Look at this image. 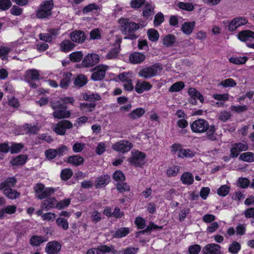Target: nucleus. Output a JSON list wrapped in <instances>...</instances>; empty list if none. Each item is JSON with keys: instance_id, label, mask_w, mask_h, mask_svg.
I'll list each match as a JSON object with an SVG mask.
<instances>
[{"instance_id": "obj_1", "label": "nucleus", "mask_w": 254, "mask_h": 254, "mask_svg": "<svg viewBox=\"0 0 254 254\" xmlns=\"http://www.w3.org/2000/svg\"><path fill=\"white\" fill-rule=\"evenodd\" d=\"M15 182L16 180L14 178H10L0 184V190H3V194L11 199H15L20 196L19 192L11 189Z\"/></svg>"}, {"instance_id": "obj_2", "label": "nucleus", "mask_w": 254, "mask_h": 254, "mask_svg": "<svg viewBox=\"0 0 254 254\" xmlns=\"http://www.w3.org/2000/svg\"><path fill=\"white\" fill-rule=\"evenodd\" d=\"M53 7V0H46L42 2L36 11L37 17L44 19L50 16L52 14V10Z\"/></svg>"}, {"instance_id": "obj_3", "label": "nucleus", "mask_w": 254, "mask_h": 254, "mask_svg": "<svg viewBox=\"0 0 254 254\" xmlns=\"http://www.w3.org/2000/svg\"><path fill=\"white\" fill-rule=\"evenodd\" d=\"M146 157L145 153L134 150L131 152L127 161L130 165L135 167L142 168L146 163Z\"/></svg>"}, {"instance_id": "obj_4", "label": "nucleus", "mask_w": 254, "mask_h": 254, "mask_svg": "<svg viewBox=\"0 0 254 254\" xmlns=\"http://www.w3.org/2000/svg\"><path fill=\"white\" fill-rule=\"evenodd\" d=\"M51 107L54 110L53 116L55 119L69 118L71 116L70 111L67 110L66 107L64 106L60 101L52 102Z\"/></svg>"}, {"instance_id": "obj_5", "label": "nucleus", "mask_w": 254, "mask_h": 254, "mask_svg": "<svg viewBox=\"0 0 254 254\" xmlns=\"http://www.w3.org/2000/svg\"><path fill=\"white\" fill-rule=\"evenodd\" d=\"M162 70V67L160 64H155L141 69L138 74L140 77L149 79L160 73Z\"/></svg>"}, {"instance_id": "obj_6", "label": "nucleus", "mask_w": 254, "mask_h": 254, "mask_svg": "<svg viewBox=\"0 0 254 254\" xmlns=\"http://www.w3.org/2000/svg\"><path fill=\"white\" fill-rule=\"evenodd\" d=\"M120 29L125 35L131 34L139 29L137 24L130 22L129 19L121 18L119 20Z\"/></svg>"}, {"instance_id": "obj_7", "label": "nucleus", "mask_w": 254, "mask_h": 254, "mask_svg": "<svg viewBox=\"0 0 254 254\" xmlns=\"http://www.w3.org/2000/svg\"><path fill=\"white\" fill-rule=\"evenodd\" d=\"M35 197L42 199L49 197L54 193L55 189L53 188H46L42 183L37 184L34 187Z\"/></svg>"}, {"instance_id": "obj_8", "label": "nucleus", "mask_w": 254, "mask_h": 254, "mask_svg": "<svg viewBox=\"0 0 254 254\" xmlns=\"http://www.w3.org/2000/svg\"><path fill=\"white\" fill-rule=\"evenodd\" d=\"M133 77V74L131 72H123L118 75V78L123 83L125 89L128 91H132L134 88L132 83Z\"/></svg>"}, {"instance_id": "obj_9", "label": "nucleus", "mask_w": 254, "mask_h": 254, "mask_svg": "<svg viewBox=\"0 0 254 254\" xmlns=\"http://www.w3.org/2000/svg\"><path fill=\"white\" fill-rule=\"evenodd\" d=\"M171 151L180 158H192L195 153L190 149L182 148L179 144H174L171 147Z\"/></svg>"}, {"instance_id": "obj_10", "label": "nucleus", "mask_w": 254, "mask_h": 254, "mask_svg": "<svg viewBox=\"0 0 254 254\" xmlns=\"http://www.w3.org/2000/svg\"><path fill=\"white\" fill-rule=\"evenodd\" d=\"M190 127L193 132L201 133L207 130L209 124L207 121L200 119L193 122Z\"/></svg>"}, {"instance_id": "obj_11", "label": "nucleus", "mask_w": 254, "mask_h": 254, "mask_svg": "<svg viewBox=\"0 0 254 254\" xmlns=\"http://www.w3.org/2000/svg\"><path fill=\"white\" fill-rule=\"evenodd\" d=\"M132 147V143L126 140H122L113 144L112 149L116 151L125 153L129 151Z\"/></svg>"}, {"instance_id": "obj_12", "label": "nucleus", "mask_w": 254, "mask_h": 254, "mask_svg": "<svg viewBox=\"0 0 254 254\" xmlns=\"http://www.w3.org/2000/svg\"><path fill=\"white\" fill-rule=\"evenodd\" d=\"M73 124L68 120H63L53 126L52 129L58 134L64 135L66 129L71 128Z\"/></svg>"}, {"instance_id": "obj_13", "label": "nucleus", "mask_w": 254, "mask_h": 254, "mask_svg": "<svg viewBox=\"0 0 254 254\" xmlns=\"http://www.w3.org/2000/svg\"><path fill=\"white\" fill-rule=\"evenodd\" d=\"M248 149L249 145L247 142L235 143L232 145L230 155L233 158H236L241 152L247 151Z\"/></svg>"}, {"instance_id": "obj_14", "label": "nucleus", "mask_w": 254, "mask_h": 254, "mask_svg": "<svg viewBox=\"0 0 254 254\" xmlns=\"http://www.w3.org/2000/svg\"><path fill=\"white\" fill-rule=\"evenodd\" d=\"M109 69L106 65L100 64L94 68L93 72L91 75V78L95 81L102 79L105 75L106 71Z\"/></svg>"}, {"instance_id": "obj_15", "label": "nucleus", "mask_w": 254, "mask_h": 254, "mask_svg": "<svg viewBox=\"0 0 254 254\" xmlns=\"http://www.w3.org/2000/svg\"><path fill=\"white\" fill-rule=\"evenodd\" d=\"M115 40L114 48L111 50L106 55V58L109 60L113 59L117 57L120 50V45L122 39L118 36L113 37Z\"/></svg>"}, {"instance_id": "obj_16", "label": "nucleus", "mask_w": 254, "mask_h": 254, "mask_svg": "<svg viewBox=\"0 0 254 254\" xmlns=\"http://www.w3.org/2000/svg\"><path fill=\"white\" fill-rule=\"evenodd\" d=\"M99 59L98 55L95 53L88 54L84 57L82 64L85 67H91L98 63Z\"/></svg>"}, {"instance_id": "obj_17", "label": "nucleus", "mask_w": 254, "mask_h": 254, "mask_svg": "<svg viewBox=\"0 0 254 254\" xmlns=\"http://www.w3.org/2000/svg\"><path fill=\"white\" fill-rule=\"evenodd\" d=\"M202 254H223L221 246L216 244H210L205 246L202 250Z\"/></svg>"}, {"instance_id": "obj_18", "label": "nucleus", "mask_w": 254, "mask_h": 254, "mask_svg": "<svg viewBox=\"0 0 254 254\" xmlns=\"http://www.w3.org/2000/svg\"><path fill=\"white\" fill-rule=\"evenodd\" d=\"M152 87V85L149 82L145 80H138L135 85L134 89L137 93L141 94L144 91L150 90Z\"/></svg>"}, {"instance_id": "obj_19", "label": "nucleus", "mask_w": 254, "mask_h": 254, "mask_svg": "<svg viewBox=\"0 0 254 254\" xmlns=\"http://www.w3.org/2000/svg\"><path fill=\"white\" fill-rule=\"evenodd\" d=\"M61 245L57 241L48 242L45 248V251L48 254H57L61 249Z\"/></svg>"}, {"instance_id": "obj_20", "label": "nucleus", "mask_w": 254, "mask_h": 254, "mask_svg": "<svg viewBox=\"0 0 254 254\" xmlns=\"http://www.w3.org/2000/svg\"><path fill=\"white\" fill-rule=\"evenodd\" d=\"M248 22L247 20L242 17H238L231 21L228 25L230 31H235L238 27L246 24Z\"/></svg>"}, {"instance_id": "obj_21", "label": "nucleus", "mask_w": 254, "mask_h": 254, "mask_svg": "<svg viewBox=\"0 0 254 254\" xmlns=\"http://www.w3.org/2000/svg\"><path fill=\"white\" fill-rule=\"evenodd\" d=\"M110 252L116 253V251L114 250L113 246L108 247L103 245L98 248H93L89 250L87 252V254H105Z\"/></svg>"}, {"instance_id": "obj_22", "label": "nucleus", "mask_w": 254, "mask_h": 254, "mask_svg": "<svg viewBox=\"0 0 254 254\" xmlns=\"http://www.w3.org/2000/svg\"><path fill=\"white\" fill-rule=\"evenodd\" d=\"M21 128V134H36L39 131L40 127L37 124H25Z\"/></svg>"}, {"instance_id": "obj_23", "label": "nucleus", "mask_w": 254, "mask_h": 254, "mask_svg": "<svg viewBox=\"0 0 254 254\" xmlns=\"http://www.w3.org/2000/svg\"><path fill=\"white\" fill-rule=\"evenodd\" d=\"M188 93L191 99L190 102L192 104H196V99L199 100L201 103L203 102L202 95L195 88L191 87L189 89Z\"/></svg>"}, {"instance_id": "obj_24", "label": "nucleus", "mask_w": 254, "mask_h": 254, "mask_svg": "<svg viewBox=\"0 0 254 254\" xmlns=\"http://www.w3.org/2000/svg\"><path fill=\"white\" fill-rule=\"evenodd\" d=\"M58 201L55 197H50L44 200L41 204V208L46 210L52 208H58Z\"/></svg>"}, {"instance_id": "obj_25", "label": "nucleus", "mask_w": 254, "mask_h": 254, "mask_svg": "<svg viewBox=\"0 0 254 254\" xmlns=\"http://www.w3.org/2000/svg\"><path fill=\"white\" fill-rule=\"evenodd\" d=\"M17 207L15 205H8L0 209V219L6 217L7 215H12L16 211Z\"/></svg>"}, {"instance_id": "obj_26", "label": "nucleus", "mask_w": 254, "mask_h": 254, "mask_svg": "<svg viewBox=\"0 0 254 254\" xmlns=\"http://www.w3.org/2000/svg\"><path fill=\"white\" fill-rule=\"evenodd\" d=\"M154 8L155 6L153 3L145 2L143 8V16L146 19L152 16L154 13Z\"/></svg>"}, {"instance_id": "obj_27", "label": "nucleus", "mask_w": 254, "mask_h": 254, "mask_svg": "<svg viewBox=\"0 0 254 254\" xmlns=\"http://www.w3.org/2000/svg\"><path fill=\"white\" fill-rule=\"evenodd\" d=\"M70 38L74 42L81 43L85 40V36L84 32L81 31H74L70 33Z\"/></svg>"}, {"instance_id": "obj_28", "label": "nucleus", "mask_w": 254, "mask_h": 254, "mask_svg": "<svg viewBox=\"0 0 254 254\" xmlns=\"http://www.w3.org/2000/svg\"><path fill=\"white\" fill-rule=\"evenodd\" d=\"M238 38L242 42L251 41L252 39L254 38V32L251 30L242 31L238 34Z\"/></svg>"}, {"instance_id": "obj_29", "label": "nucleus", "mask_w": 254, "mask_h": 254, "mask_svg": "<svg viewBox=\"0 0 254 254\" xmlns=\"http://www.w3.org/2000/svg\"><path fill=\"white\" fill-rule=\"evenodd\" d=\"M145 56L138 52H135L130 55L129 60L133 64H138L142 63L145 60Z\"/></svg>"}, {"instance_id": "obj_30", "label": "nucleus", "mask_w": 254, "mask_h": 254, "mask_svg": "<svg viewBox=\"0 0 254 254\" xmlns=\"http://www.w3.org/2000/svg\"><path fill=\"white\" fill-rule=\"evenodd\" d=\"M195 26V22H186L182 24L181 26V30L186 35H189L193 31Z\"/></svg>"}, {"instance_id": "obj_31", "label": "nucleus", "mask_w": 254, "mask_h": 254, "mask_svg": "<svg viewBox=\"0 0 254 254\" xmlns=\"http://www.w3.org/2000/svg\"><path fill=\"white\" fill-rule=\"evenodd\" d=\"M61 75L63 77V79L61 81L60 86L63 88H66L70 83L72 74L69 72H65L61 73Z\"/></svg>"}, {"instance_id": "obj_32", "label": "nucleus", "mask_w": 254, "mask_h": 254, "mask_svg": "<svg viewBox=\"0 0 254 254\" xmlns=\"http://www.w3.org/2000/svg\"><path fill=\"white\" fill-rule=\"evenodd\" d=\"M181 181L184 185H190L193 183V175L189 172H184L181 177Z\"/></svg>"}, {"instance_id": "obj_33", "label": "nucleus", "mask_w": 254, "mask_h": 254, "mask_svg": "<svg viewBox=\"0 0 254 254\" xmlns=\"http://www.w3.org/2000/svg\"><path fill=\"white\" fill-rule=\"evenodd\" d=\"M75 45L68 40H64L60 43V47L61 51L67 53L72 50Z\"/></svg>"}, {"instance_id": "obj_34", "label": "nucleus", "mask_w": 254, "mask_h": 254, "mask_svg": "<svg viewBox=\"0 0 254 254\" xmlns=\"http://www.w3.org/2000/svg\"><path fill=\"white\" fill-rule=\"evenodd\" d=\"M110 177L107 175H104L98 178L96 181L97 188H100L105 187L110 182Z\"/></svg>"}, {"instance_id": "obj_35", "label": "nucleus", "mask_w": 254, "mask_h": 254, "mask_svg": "<svg viewBox=\"0 0 254 254\" xmlns=\"http://www.w3.org/2000/svg\"><path fill=\"white\" fill-rule=\"evenodd\" d=\"M67 162L73 166H79L83 164L84 159L78 155H72L68 158Z\"/></svg>"}, {"instance_id": "obj_36", "label": "nucleus", "mask_w": 254, "mask_h": 254, "mask_svg": "<svg viewBox=\"0 0 254 254\" xmlns=\"http://www.w3.org/2000/svg\"><path fill=\"white\" fill-rule=\"evenodd\" d=\"M30 244L33 246H38L47 241V239L43 236L34 235L30 239Z\"/></svg>"}, {"instance_id": "obj_37", "label": "nucleus", "mask_w": 254, "mask_h": 254, "mask_svg": "<svg viewBox=\"0 0 254 254\" xmlns=\"http://www.w3.org/2000/svg\"><path fill=\"white\" fill-rule=\"evenodd\" d=\"M180 171V167L177 165H172L169 167L166 173L168 177H173L177 176Z\"/></svg>"}, {"instance_id": "obj_38", "label": "nucleus", "mask_w": 254, "mask_h": 254, "mask_svg": "<svg viewBox=\"0 0 254 254\" xmlns=\"http://www.w3.org/2000/svg\"><path fill=\"white\" fill-rule=\"evenodd\" d=\"M27 157L26 155H20L13 158L10 161L12 166H19L24 164L26 161Z\"/></svg>"}, {"instance_id": "obj_39", "label": "nucleus", "mask_w": 254, "mask_h": 254, "mask_svg": "<svg viewBox=\"0 0 254 254\" xmlns=\"http://www.w3.org/2000/svg\"><path fill=\"white\" fill-rule=\"evenodd\" d=\"M145 113V110L141 108H137L128 114V117L132 120H136L141 117Z\"/></svg>"}, {"instance_id": "obj_40", "label": "nucleus", "mask_w": 254, "mask_h": 254, "mask_svg": "<svg viewBox=\"0 0 254 254\" xmlns=\"http://www.w3.org/2000/svg\"><path fill=\"white\" fill-rule=\"evenodd\" d=\"M87 82V77L83 74H79L77 75L75 78L74 84L75 86L78 87H81L85 85Z\"/></svg>"}, {"instance_id": "obj_41", "label": "nucleus", "mask_w": 254, "mask_h": 254, "mask_svg": "<svg viewBox=\"0 0 254 254\" xmlns=\"http://www.w3.org/2000/svg\"><path fill=\"white\" fill-rule=\"evenodd\" d=\"M239 159L247 162L254 161V154L252 152H247L240 154Z\"/></svg>"}, {"instance_id": "obj_42", "label": "nucleus", "mask_w": 254, "mask_h": 254, "mask_svg": "<svg viewBox=\"0 0 254 254\" xmlns=\"http://www.w3.org/2000/svg\"><path fill=\"white\" fill-rule=\"evenodd\" d=\"M95 106L94 103H81L79 108L84 113L91 112L94 110Z\"/></svg>"}, {"instance_id": "obj_43", "label": "nucleus", "mask_w": 254, "mask_h": 254, "mask_svg": "<svg viewBox=\"0 0 254 254\" xmlns=\"http://www.w3.org/2000/svg\"><path fill=\"white\" fill-rule=\"evenodd\" d=\"M248 58L247 57H233L229 59V61L235 64H243L246 63Z\"/></svg>"}, {"instance_id": "obj_44", "label": "nucleus", "mask_w": 254, "mask_h": 254, "mask_svg": "<svg viewBox=\"0 0 254 254\" xmlns=\"http://www.w3.org/2000/svg\"><path fill=\"white\" fill-rule=\"evenodd\" d=\"M128 228L123 227L117 230L114 234L113 237L115 238H120L125 237L129 233Z\"/></svg>"}, {"instance_id": "obj_45", "label": "nucleus", "mask_w": 254, "mask_h": 254, "mask_svg": "<svg viewBox=\"0 0 254 254\" xmlns=\"http://www.w3.org/2000/svg\"><path fill=\"white\" fill-rule=\"evenodd\" d=\"M185 87V83L183 81H178L173 84L169 88L170 92L180 91Z\"/></svg>"}, {"instance_id": "obj_46", "label": "nucleus", "mask_w": 254, "mask_h": 254, "mask_svg": "<svg viewBox=\"0 0 254 254\" xmlns=\"http://www.w3.org/2000/svg\"><path fill=\"white\" fill-rule=\"evenodd\" d=\"M102 215L101 212L97 210H94L91 213L90 219L93 223L96 224L102 219Z\"/></svg>"}, {"instance_id": "obj_47", "label": "nucleus", "mask_w": 254, "mask_h": 254, "mask_svg": "<svg viewBox=\"0 0 254 254\" xmlns=\"http://www.w3.org/2000/svg\"><path fill=\"white\" fill-rule=\"evenodd\" d=\"M176 41L175 36L168 34L166 35L163 39V44L166 47H171Z\"/></svg>"}, {"instance_id": "obj_48", "label": "nucleus", "mask_w": 254, "mask_h": 254, "mask_svg": "<svg viewBox=\"0 0 254 254\" xmlns=\"http://www.w3.org/2000/svg\"><path fill=\"white\" fill-rule=\"evenodd\" d=\"M40 72L38 70L35 69H29L26 71V77L28 79L36 80L39 79Z\"/></svg>"}, {"instance_id": "obj_49", "label": "nucleus", "mask_w": 254, "mask_h": 254, "mask_svg": "<svg viewBox=\"0 0 254 254\" xmlns=\"http://www.w3.org/2000/svg\"><path fill=\"white\" fill-rule=\"evenodd\" d=\"M230 187L227 185H222L217 190V193L220 196L224 197L226 196L229 192Z\"/></svg>"}, {"instance_id": "obj_50", "label": "nucleus", "mask_w": 254, "mask_h": 254, "mask_svg": "<svg viewBox=\"0 0 254 254\" xmlns=\"http://www.w3.org/2000/svg\"><path fill=\"white\" fill-rule=\"evenodd\" d=\"M147 35L149 39L152 42L157 41L159 37L158 32L154 29H150L147 31Z\"/></svg>"}, {"instance_id": "obj_51", "label": "nucleus", "mask_w": 254, "mask_h": 254, "mask_svg": "<svg viewBox=\"0 0 254 254\" xmlns=\"http://www.w3.org/2000/svg\"><path fill=\"white\" fill-rule=\"evenodd\" d=\"M56 222L58 226L62 228L63 230H66L68 229L69 225L66 219L59 217L56 219Z\"/></svg>"}, {"instance_id": "obj_52", "label": "nucleus", "mask_w": 254, "mask_h": 254, "mask_svg": "<svg viewBox=\"0 0 254 254\" xmlns=\"http://www.w3.org/2000/svg\"><path fill=\"white\" fill-rule=\"evenodd\" d=\"M83 54L80 51L74 52L69 55L71 61L73 62H78L83 58Z\"/></svg>"}, {"instance_id": "obj_53", "label": "nucleus", "mask_w": 254, "mask_h": 254, "mask_svg": "<svg viewBox=\"0 0 254 254\" xmlns=\"http://www.w3.org/2000/svg\"><path fill=\"white\" fill-rule=\"evenodd\" d=\"M237 186L241 188H247L250 185L249 180L247 178L241 177L237 180Z\"/></svg>"}, {"instance_id": "obj_54", "label": "nucleus", "mask_w": 254, "mask_h": 254, "mask_svg": "<svg viewBox=\"0 0 254 254\" xmlns=\"http://www.w3.org/2000/svg\"><path fill=\"white\" fill-rule=\"evenodd\" d=\"M24 145L21 143H12L10 147L11 153H17L21 151Z\"/></svg>"}, {"instance_id": "obj_55", "label": "nucleus", "mask_w": 254, "mask_h": 254, "mask_svg": "<svg viewBox=\"0 0 254 254\" xmlns=\"http://www.w3.org/2000/svg\"><path fill=\"white\" fill-rule=\"evenodd\" d=\"M240 249V244L236 241H233L229 247V252L232 254H236L238 253Z\"/></svg>"}, {"instance_id": "obj_56", "label": "nucleus", "mask_w": 254, "mask_h": 254, "mask_svg": "<svg viewBox=\"0 0 254 254\" xmlns=\"http://www.w3.org/2000/svg\"><path fill=\"white\" fill-rule=\"evenodd\" d=\"M236 83L235 80L232 78H228L222 81L219 84V85L222 86L224 87H232L236 85Z\"/></svg>"}, {"instance_id": "obj_57", "label": "nucleus", "mask_w": 254, "mask_h": 254, "mask_svg": "<svg viewBox=\"0 0 254 254\" xmlns=\"http://www.w3.org/2000/svg\"><path fill=\"white\" fill-rule=\"evenodd\" d=\"M72 174V171L70 169H64L61 171V177L62 180L66 181L69 179Z\"/></svg>"}, {"instance_id": "obj_58", "label": "nucleus", "mask_w": 254, "mask_h": 254, "mask_svg": "<svg viewBox=\"0 0 254 254\" xmlns=\"http://www.w3.org/2000/svg\"><path fill=\"white\" fill-rule=\"evenodd\" d=\"M164 21V15L161 12L157 13L154 19V24L155 27L159 26Z\"/></svg>"}, {"instance_id": "obj_59", "label": "nucleus", "mask_w": 254, "mask_h": 254, "mask_svg": "<svg viewBox=\"0 0 254 254\" xmlns=\"http://www.w3.org/2000/svg\"><path fill=\"white\" fill-rule=\"evenodd\" d=\"M178 7L182 9L187 11H192L194 9L193 5L190 3H185L183 2H179L178 3Z\"/></svg>"}, {"instance_id": "obj_60", "label": "nucleus", "mask_w": 254, "mask_h": 254, "mask_svg": "<svg viewBox=\"0 0 254 254\" xmlns=\"http://www.w3.org/2000/svg\"><path fill=\"white\" fill-rule=\"evenodd\" d=\"M56 217V214L52 212H47L42 215V219L44 221H53Z\"/></svg>"}, {"instance_id": "obj_61", "label": "nucleus", "mask_w": 254, "mask_h": 254, "mask_svg": "<svg viewBox=\"0 0 254 254\" xmlns=\"http://www.w3.org/2000/svg\"><path fill=\"white\" fill-rule=\"evenodd\" d=\"M11 4L10 0H0V9L6 10L11 7Z\"/></svg>"}, {"instance_id": "obj_62", "label": "nucleus", "mask_w": 254, "mask_h": 254, "mask_svg": "<svg viewBox=\"0 0 254 254\" xmlns=\"http://www.w3.org/2000/svg\"><path fill=\"white\" fill-rule=\"evenodd\" d=\"M113 179L117 182L125 181V176L121 171H116L113 174Z\"/></svg>"}, {"instance_id": "obj_63", "label": "nucleus", "mask_w": 254, "mask_h": 254, "mask_svg": "<svg viewBox=\"0 0 254 254\" xmlns=\"http://www.w3.org/2000/svg\"><path fill=\"white\" fill-rule=\"evenodd\" d=\"M106 143L104 142H99L96 148V152L98 155H101L103 154L106 150Z\"/></svg>"}, {"instance_id": "obj_64", "label": "nucleus", "mask_w": 254, "mask_h": 254, "mask_svg": "<svg viewBox=\"0 0 254 254\" xmlns=\"http://www.w3.org/2000/svg\"><path fill=\"white\" fill-rule=\"evenodd\" d=\"M201 250V247L197 244L190 246L189 249L190 254H198Z\"/></svg>"}]
</instances>
